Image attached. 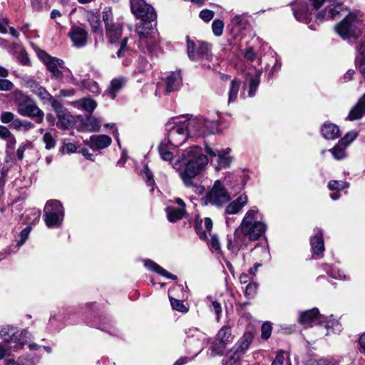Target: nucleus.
Returning a JSON list of instances; mask_svg holds the SVG:
<instances>
[{
  "instance_id": "46",
  "label": "nucleus",
  "mask_w": 365,
  "mask_h": 365,
  "mask_svg": "<svg viewBox=\"0 0 365 365\" xmlns=\"http://www.w3.org/2000/svg\"><path fill=\"white\" fill-rule=\"evenodd\" d=\"M43 142L44 143L45 147L47 150L53 149L56 144L55 137L50 132H46L43 134Z\"/></svg>"
},
{
  "instance_id": "48",
  "label": "nucleus",
  "mask_w": 365,
  "mask_h": 365,
  "mask_svg": "<svg viewBox=\"0 0 365 365\" xmlns=\"http://www.w3.org/2000/svg\"><path fill=\"white\" fill-rule=\"evenodd\" d=\"M348 186V183L342 180H331L328 184L329 190L338 192L346 188Z\"/></svg>"
},
{
  "instance_id": "27",
  "label": "nucleus",
  "mask_w": 365,
  "mask_h": 365,
  "mask_svg": "<svg viewBox=\"0 0 365 365\" xmlns=\"http://www.w3.org/2000/svg\"><path fill=\"white\" fill-rule=\"evenodd\" d=\"M144 266L150 271L156 272L168 279L175 280L177 279V276L168 272L164 268L160 267L159 264L155 263V262L146 259L143 260Z\"/></svg>"
},
{
  "instance_id": "28",
  "label": "nucleus",
  "mask_w": 365,
  "mask_h": 365,
  "mask_svg": "<svg viewBox=\"0 0 365 365\" xmlns=\"http://www.w3.org/2000/svg\"><path fill=\"white\" fill-rule=\"evenodd\" d=\"M321 133L324 138L328 140H334L340 136L339 127L331 123H325L321 128Z\"/></svg>"
},
{
  "instance_id": "16",
  "label": "nucleus",
  "mask_w": 365,
  "mask_h": 365,
  "mask_svg": "<svg viewBox=\"0 0 365 365\" xmlns=\"http://www.w3.org/2000/svg\"><path fill=\"white\" fill-rule=\"evenodd\" d=\"M249 25V15L247 13H243L233 15L227 27L232 34L237 35L245 30Z\"/></svg>"
},
{
  "instance_id": "43",
  "label": "nucleus",
  "mask_w": 365,
  "mask_h": 365,
  "mask_svg": "<svg viewBox=\"0 0 365 365\" xmlns=\"http://www.w3.org/2000/svg\"><path fill=\"white\" fill-rule=\"evenodd\" d=\"M240 81L236 78L231 81L229 91L228 103L234 102L236 99L240 88Z\"/></svg>"
},
{
  "instance_id": "37",
  "label": "nucleus",
  "mask_w": 365,
  "mask_h": 365,
  "mask_svg": "<svg viewBox=\"0 0 365 365\" xmlns=\"http://www.w3.org/2000/svg\"><path fill=\"white\" fill-rule=\"evenodd\" d=\"M204 227L205 230H202L201 222L200 224L197 222L195 225V230L200 239L207 238V236L206 232H210L212 228V221L210 217H205L204 219Z\"/></svg>"
},
{
  "instance_id": "10",
  "label": "nucleus",
  "mask_w": 365,
  "mask_h": 365,
  "mask_svg": "<svg viewBox=\"0 0 365 365\" xmlns=\"http://www.w3.org/2000/svg\"><path fill=\"white\" fill-rule=\"evenodd\" d=\"M38 58L46 65L47 69L51 73V77L55 79H60L63 73L68 69L64 66V61L56 57H53L46 51L40 50L38 52Z\"/></svg>"
},
{
  "instance_id": "4",
  "label": "nucleus",
  "mask_w": 365,
  "mask_h": 365,
  "mask_svg": "<svg viewBox=\"0 0 365 365\" xmlns=\"http://www.w3.org/2000/svg\"><path fill=\"white\" fill-rule=\"evenodd\" d=\"M167 138L165 139L174 147H180L187 140L189 134L187 115H180L170 118L165 124Z\"/></svg>"
},
{
  "instance_id": "39",
  "label": "nucleus",
  "mask_w": 365,
  "mask_h": 365,
  "mask_svg": "<svg viewBox=\"0 0 365 365\" xmlns=\"http://www.w3.org/2000/svg\"><path fill=\"white\" fill-rule=\"evenodd\" d=\"M231 150L230 148H226L225 150H221L217 151V157H218V167L217 169L222 168H226L229 166L231 163V157L230 155Z\"/></svg>"
},
{
  "instance_id": "14",
  "label": "nucleus",
  "mask_w": 365,
  "mask_h": 365,
  "mask_svg": "<svg viewBox=\"0 0 365 365\" xmlns=\"http://www.w3.org/2000/svg\"><path fill=\"white\" fill-rule=\"evenodd\" d=\"M17 111L22 116L36 117L38 123L43 120V112L29 98L19 103Z\"/></svg>"
},
{
  "instance_id": "8",
  "label": "nucleus",
  "mask_w": 365,
  "mask_h": 365,
  "mask_svg": "<svg viewBox=\"0 0 365 365\" xmlns=\"http://www.w3.org/2000/svg\"><path fill=\"white\" fill-rule=\"evenodd\" d=\"M187 52L189 58L192 61H211L212 60L210 44L202 41L194 42L189 37H187Z\"/></svg>"
},
{
  "instance_id": "19",
  "label": "nucleus",
  "mask_w": 365,
  "mask_h": 365,
  "mask_svg": "<svg viewBox=\"0 0 365 365\" xmlns=\"http://www.w3.org/2000/svg\"><path fill=\"white\" fill-rule=\"evenodd\" d=\"M52 106L54 107L58 117L57 126L61 128H68L73 123V116L56 101L52 100Z\"/></svg>"
},
{
  "instance_id": "41",
  "label": "nucleus",
  "mask_w": 365,
  "mask_h": 365,
  "mask_svg": "<svg viewBox=\"0 0 365 365\" xmlns=\"http://www.w3.org/2000/svg\"><path fill=\"white\" fill-rule=\"evenodd\" d=\"M188 338H196L202 344L207 343V335L196 328H190L186 331Z\"/></svg>"
},
{
  "instance_id": "62",
  "label": "nucleus",
  "mask_w": 365,
  "mask_h": 365,
  "mask_svg": "<svg viewBox=\"0 0 365 365\" xmlns=\"http://www.w3.org/2000/svg\"><path fill=\"white\" fill-rule=\"evenodd\" d=\"M214 16V12L211 10L204 9L200 11V17L205 21H210Z\"/></svg>"
},
{
  "instance_id": "13",
  "label": "nucleus",
  "mask_w": 365,
  "mask_h": 365,
  "mask_svg": "<svg viewBox=\"0 0 365 365\" xmlns=\"http://www.w3.org/2000/svg\"><path fill=\"white\" fill-rule=\"evenodd\" d=\"M130 8L133 14L141 20L155 21L157 15L154 9L144 0H130Z\"/></svg>"
},
{
  "instance_id": "15",
  "label": "nucleus",
  "mask_w": 365,
  "mask_h": 365,
  "mask_svg": "<svg viewBox=\"0 0 365 365\" xmlns=\"http://www.w3.org/2000/svg\"><path fill=\"white\" fill-rule=\"evenodd\" d=\"M187 115L190 135H205L210 132L211 123L203 118H190Z\"/></svg>"
},
{
  "instance_id": "36",
  "label": "nucleus",
  "mask_w": 365,
  "mask_h": 365,
  "mask_svg": "<svg viewBox=\"0 0 365 365\" xmlns=\"http://www.w3.org/2000/svg\"><path fill=\"white\" fill-rule=\"evenodd\" d=\"M324 269L327 272V274L331 278L339 279V280H346L347 277L344 273V272L336 267H333L329 264L324 265Z\"/></svg>"
},
{
  "instance_id": "1",
  "label": "nucleus",
  "mask_w": 365,
  "mask_h": 365,
  "mask_svg": "<svg viewBox=\"0 0 365 365\" xmlns=\"http://www.w3.org/2000/svg\"><path fill=\"white\" fill-rule=\"evenodd\" d=\"M263 215L256 206L251 207L245 214L242 222L235 230L234 241L227 238V248L232 253L247 245L250 241L257 240L267 230Z\"/></svg>"
},
{
  "instance_id": "58",
  "label": "nucleus",
  "mask_w": 365,
  "mask_h": 365,
  "mask_svg": "<svg viewBox=\"0 0 365 365\" xmlns=\"http://www.w3.org/2000/svg\"><path fill=\"white\" fill-rule=\"evenodd\" d=\"M242 209L233 200L230 202L225 208V213L228 215H235L239 212Z\"/></svg>"
},
{
  "instance_id": "23",
  "label": "nucleus",
  "mask_w": 365,
  "mask_h": 365,
  "mask_svg": "<svg viewBox=\"0 0 365 365\" xmlns=\"http://www.w3.org/2000/svg\"><path fill=\"white\" fill-rule=\"evenodd\" d=\"M111 141V138L106 135H94L84 142L93 150H98L108 147Z\"/></svg>"
},
{
  "instance_id": "53",
  "label": "nucleus",
  "mask_w": 365,
  "mask_h": 365,
  "mask_svg": "<svg viewBox=\"0 0 365 365\" xmlns=\"http://www.w3.org/2000/svg\"><path fill=\"white\" fill-rule=\"evenodd\" d=\"M257 284L256 282H249L246 287L245 290V296L249 298H252L257 293Z\"/></svg>"
},
{
  "instance_id": "3",
  "label": "nucleus",
  "mask_w": 365,
  "mask_h": 365,
  "mask_svg": "<svg viewBox=\"0 0 365 365\" xmlns=\"http://www.w3.org/2000/svg\"><path fill=\"white\" fill-rule=\"evenodd\" d=\"M153 21L141 20L135 27L139 36L138 47L145 53L152 57H158L162 52L160 46V36L157 30L153 28Z\"/></svg>"
},
{
  "instance_id": "5",
  "label": "nucleus",
  "mask_w": 365,
  "mask_h": 365,
  "mask_svg": "<svg viewBox=\"0 0 365 365\" xmlns=\"http://www.w3.org/2000/svg\"><path fill=\"white\" fill-rule=\"evenodd\" d=\"M43 219L48 228H58L64 219V207L56 200H48L43 209Z\"/></svg>"
},
{
  "instance_id": "44",
  "label": "nucleus",
  "mask_w": 365,
  "mask_h": 365,
  "mask_svg": "<svg viewBox=\"0 0 365 365\" xmlns=\"http://www.w3.org/2000/svg\"><path fill=\"white\" fill-rule=\"evenodd\" d=\"M347 146H344V143H339L329 151L332 154L333 157L336 160H341L346 156L345 149Z\"/></svg>"
},
{
  "instance_id": "45",
  "label": "nucleus",
  "mask_w": 365,
  "mask_h": 365,
  "mask_svg": "<svg viewBox=\"0 0 365 365\" xmlns=\"http://www.w3.org/2000/svg\"><path fill=\"white\" fill-rule=\"evenodd\" d=\"M225 343L220 341L214 342L211 346V356L214 357L217 355H222L225 349Z\"/></svg>"
},
{
  "instance_id": "56",
  "label": "nucleus",
  "mask_w": 365,
  "mask_h": 365,
  "mask_svg": "<svg viewBox=\"0 0 365 365\" xmlns=\"http://www.w3.org/2000/svg\"><path fill=\"white\" fill-rule=\"evenodd\" d=\"M12 98L18 106L19 103L26 101L29 97L25 96L21 91L16 89L12 93Z\"/></svg>"
},
{
  "instance_id": "9",
  "label": "nucleus",
  "mask_w": 365,
  "mask_h": 365,
  "mask_svg": "<svg viewBox=\"0 0 365 365\" xmlns=\"http://www.w3.org/2000/svg\"><path fill=\"white\" fill-rule=\"evenodd\" d=\"M230 197L227 190L221 186L220 180H216L211 190L202 198L203 205H213L217 207H221L227 203Z\"/></svg>"
},
{
  "instance_id": "52",
  "label": "nucleus",
  "mask_w": 365,
  "mask_h": 365,
  "mask_svg": "<svg viewBox=\"0 0 365 365\" xmlns=\"http://www.w3.org/2000/svg\"><path fill=\"white\" fill-rule=\"evenodd\" d=\"M358 136V133L355 130L348 132L345 136L340 140V143H344V146H348Z\"/></svg>"
},
{
  "instance_id": "35",
  "label": "nucleus",
  "mask_w": 365,
  "mask_h": 365,
  "mask_svg": "<svg viewBox=\"0 0 365 365\" xmlns=\"http://www.w3.org/2000/svg\"><path fill=\"white\" fill-rule=\"evenodd\" d=\"M83 129L89 132H96L100 130V121L94 116H86L81 120Z\"/></svg>"
},
{
  "instance_id": "50",
  "label": "nucleus",
  "mask_w": 365,
  "mask_h": 365,
  "mask_svg": "<svg viewBox=\"0 0 365 365\" xmlns=\"http://www.w3.org/2000/svg\"><path fill=\"white\" fill-rule=\"evenodd\" d=\"M224 23L222 20L215 19L212 24V31L216 36H220L224 30Z\"/></svg>"
},
{
  "instance_id": "60",
  "label": "nucleus",
  "mask_w": 365,
  "mask_h": 365,
  "mask_svg": "<svg viewBox=\"0 0 365 365\" xmlns=\"http://www.w3.org/2000/svg\"><path fill=\"white\" fill-rule=\"evenodd\" d=\"M76 150V146L72 143H64L61 147V152L63 153H73Z\"/></svg>"
},
{
  "instance_id": "61",
  "label": "nucleus",
  "mask_w": 365,
  "mask_h": 365,
  "mask_svg": "<svg viewBox=\"0 0 365 365\" xmlns=\"http://www.w3.org/2000/svg\"><path fill=\"white\" fill-rule=\"evenodd\" d=\"M209 245L212 247V249L215 250V251L220 250V243L217 235L210 236Z\"/></svg>"
},
{
  "instance_id": "29",
  "label": "nucleus",
  "mask_w": 365,
  "mask_h": 365,
  "mask_svg": "<svg viewBox=\"0 0 365 365\" xmlns=\"http://www.w3.org/2000/svg\"><path fill=\"white\" fill-rule=\"evenodd\" d=\"M253 334L252 332H245L243 336L238 340L234 349L242 355H243L249 349L252 340Z\"/></svg>"
},
{
  "instance_id": "24",
  "label": "nucleus",
  "mask_w": 365,
  "mask_h": 365,
  "mask_svg": "<svg viewBox=\"0 0 365 365\" xmlns=\"http://www.w3.org/2000/svg\"><path fill=\"white\" fill-rule=\"evenodd\" d=\"M322 325L324 326L327 330L326 335H330L331 334H338L343 329L339 320L335 318L332 314L329 317L324 315Z\"/></svg>"
},
{
  "instance_id": "31",
  "label": "nucleus",
  "mask_w": 365,
  "mask_h": 365,
  "mask_svg": "<svg viewBox=\"0 0 365 365\" xmlns=\"http://www.w3.org/2000/svg\"><path fill=\"white\" fill-rule=\"evenodd\" d=\"M176 148L171 145L167 140H163L158 146V152L161 159L170 162L173 158L172 150Z\"/></svg>"
},
{
  "instance_id": "32",
  "label": "nucleus",
  "mask_w": 365,
  "mask_h": 365,
  "mask_svg": "<svg viewBox=\"0 0 365 365\" xmlns=\"http://www.w3.org/2000/svg\"><path fill=\"white\" fill-rule=\"evenodd\" d=\"M106 36L110 43L116 42L121 36L123 25L120 23L111 24L110 26L106 28Z\"/></svg>"
},
{
  "instance_id": "7",
  "label": "nucleus",
  "mask_w": 365,
  "mask_h": 365,
  "mask_svg": "<svg viewBox=\"0 0 365 365\" xmlns=\"http://www.w3.org/2000/svg\"><path fill=\"white\" fill-rule=\"evenodd\" d=\"M30 336L26 329H19L12 325L0 327V338L8 343L14 344L15 349L22 347Z\"/></svg>"
},
{
  "instance_id": "64",
  "label": "nucleus",
  "mask_w": 365,
  "mask_h": 365,
  "mask_svg": "<svg viewBox=\"0 0 365 365\" xmlns=\"http://www.w3.org/2000/svg\"><path fill=\"white\" fill-rule=\"evenodd\" d=\"M284 351L280 350L277 352L274 360L272 361L271 365H282L284 359Z\"/></svg>"
},
{
  "instance_id": "25",
  "label": "nucleus",
  "mask_w": 365,
  "mask_h": 365,
  "mask_svg": "<svg viewBox=\"0 0 365 365\" xmlns=\"http://www.w3.org/2000/svg\"><path fill=\"white\" fill-rule=\"evenodd\" d=\"M182 83V76L180 72H171L165 78L166 92L168 93L178 91Z\"/></svg>"
},
{
  "instance_id": "49",
  "label": "nucleus",
  "mask_w": 365,
  "mask_h": 365,
  "mask_svg": "<svg viewBox=\"0 0 365 365\" xmlns=\"http://www.w3.org/2000/svg\"><path fill=\"white\" fill-rule=\"evenodd\" d=\"M169 299L170 301L171 306L173 309L177 310L178 312L185 313L187 312V308L184 305L183 302L175 299L174 297L169 296Z\"/></svg>"
},
{
  "instance_id": "34",
  "label": "nucleus",
  "mask_w": 365,
  "mask_h": 365,
  "mask_svg": "<svg viewBox=\"0 0 365 365\" xmlns=\"http://www.w3.org/2000/svg\"><path fill=\"white\" fill-rule=\"evenodd\" d=\"M87 19L90 23L93 32L99 36H102L103 30L100 15L94 12H89L87 14Z\"/></svg>"
},
{
  "instance_id": "63",
  "label": "nucleus",
  "mask_w": 365,
  "mask_h": 365,
  "mask_svg": "<svg viewBox=\"0 0 365 365\" xmlns=\"http://www.w3.org/2000/svg\"><path fill=\"white\" fill-rule=\"evenodd\" d=\"M234 201L242 209L248 202V197L245 194H241Z\"/></svg>"
},
{
  "instance_id": "40",
  "label": "nucleus",
  "mask_w": 365,
  "mask_h": 365,
  "mask_svg": "<svg viewBox=\"0 0 365 365\" xmlns=\"http://www.w3.org/2000/svg\"><path fill=\"white\" fill-rule=\"evenodd\" d=\"M13 127L20 132H26L34 128V124L26 120L16 119L12 123Z\"/></svg>"
},
{
  "instance_id": "59",
  "label": "nucleus",
  "mask_w": 365,
  "mask_h": 365,
  "mask_svg": "<svg viewBox=\"0 0 365 365\" xmlns=\"http://www.w3.org/2000/svg\"><path fill=\"white\" fill-rule=\"evenodd\" d=\"M14 88L13 83L5 78H0V91H11Z\"/></svg>"
},
{
  "instance_id": "12",
  "label": "nucleus",
  "mask_w": 365,
  "mask_h": 365,
  "mask_svg": "<svg viewBox=\"0 0 365 365\" xmlns=\"http://www.w3.org/2000/svg\"><path fill=\"white\" fill-rule=\"evenodd\" d=\"M291 7L296 20L306 24L311 21L316 11L305 0H296L291 4Z\"/></svg>"
},
{
  "instance_id": "55",
  "label": "nucleus",
  "mask_w": 365,
  "mask_h": 365,
  "mask_svg": "<svg viewBox=\"0 0 365 365\" xmlns=\"http://www.w3.org/2000/svg\"><path fill=\"white\" fill-rule=\"evenodd\" d=\"M31 230V227H26L20 232V239L17 241L16 245L18 247L22 246L29 237L30 232Z\"/></svg>"
},
{
  "instance_id": "47",
  "label": "nucleus",
  "mask_w": 365,
  "mask_h": 365,
  "mask_svg": "<svg viewBox=\"0 0 365 365\" xmlns=\"http://www.w3.org/2000/svg\"><path fill=\"white\" fill-rule=\"evenodd\" d=\"M272 331V324L269 322H264L261 326V339L267 340L270 337Z\"/></svg>"
},
{
  "instance_id": "20",
  "label": "nucleus",
  "mask_w": 365,
  "mask_h": 365,
  "mask_svg": "<svg viewBox=\"0 0 365 365\" xmlns=\"http://www.w3.org/2000/svg\"><path fill=\"white\" fill-rule=\"evenodd\" d=\"M260 75L261 72L256 70L253 73L249 72L246 74L243 90L245 91L248 89V96L250 98L255 95L259 84Z\"/></svg>"
},
{
  "instance_id": "57",
  "label": "nucleus",
  "mask_w": 365,
  "mask_h": 365,
  "mask_svg": "<svg viewBox=\"0 0 365 365\" xmlns=\"http://www.w3.org/2000/svg\"><path fill=\"white\" fill-rule=\"evenodd\" d=\"M242 209L233 200L230 202L225 208V213L228 215H235L239 212Z\"/></svg>"
},
{
  "instance_id": "33",
  "label": "nucleus",
  "mask_w": 365,
  "mask_h": 365,
  "mask_svg": "<svg viewBox=\"0 0 365 365\" xmlns=\"http://www.w3.org/2000/svg\"><path fill=\"white\" fill-rule=\"evenodd\" d=\"M365 113V94L350 110L348 118L351 120L359 119Z\"/></svg>"
},
{
  "instance_id": "42",
  "label": "nucleus",
  "mask_w": 365,
  "mask_h": 365,
  "mask_svg": "<svg viewBox=\"0 0 365 365\" xmlns=\"http://www.w3.org/2000/svg\"><path fill=\"white\" fill-rule=\"evenodd\" d=\"M217 339L225 344L230 342L232 340L231 326L225 325L222 327L217 334Z\"/></svg>"
},
{
  "instance_id": "17",
  "label": "nucleus",
  "mask_w": 365,
  "mask_h": 365,
  "mask_svg": "<svg viewBox=\"0 0 365 365\" xmlns=\"http://www.w3.org/2000/svg\"><path fill=\"white\" fill-rule=\"evenodd\" d=\"M324 315L319 313L317 308L307 310L301 314L299 322L304 327H310L316 325H322Z\"/></svg>"
},
{
  "instance_id": "22",
  "label": "nucleus",
  "mask_w": 365,
  "mask_h": 365,
  "mask_svg": "<svg viewBox=\"0 0 365 365\" xmlns=\"http://www.w3.org/2000/svg\"><path fill=\"white\" fill-rule=\"evenodd\" d=\"M24 86L43 101H51L53 100L51 95L33 78L25 79Z\"/></svg>"
},
{
  "instance_id": "6",
  "label": "nucleus",
  "mask_w": 365,
  "mask_h": 365,
  "mask_svg": "<svg viewBox=\"0 0 365 365\" xmlns=\"http://www.w3.org/2000/svg\"><path fill=\"white\" fill-rule=\"evenodd\" d=\"M334 29L344 39L356 38L361 33V23L354 14L349 13L335 25Z\"/></svg>"
},
{
  "instance_id": "30",
  "label": "nucleus",
  "mask_w": 365,
  "mask_h": 365,
  "mask_svg": "<svg viewBox=\"0 0 365 365\" xmlns=\"http://www.w3.org/2000/svg\"><path fill=\"white\" fill-rule=\"evenodd\" d=\"M126 83V79L123 77H118L113 78L108 88L106 90V93L111 99H114L117 93L123 87Z\"/></svg>"
},
{
  "instance_id": "38",
  "label": "nucleus",
  "mask_w": 365,
  "mask_h": 365,
  "mask_svg": "<svg viewBox=\"0 0 365 365\" xmlns=\"http://www.w3.org/2000/svg\"><path fill=\"white\" fill-rule=\"evenodd\" d=\"M242 354L238 353L235 349H232V350L227 351L222 359V365H235L237 361H239L242 357Z\"/></svg>"
},
{
  "instance_id": "2",
  "label": "nucleus",
  "mask_w": 365,
  "mask_h": 365,
  "mask_svg": "<svg viewBox=\"0 0 365 365\" xmlns=\"http://www.w3.org/2000/svg\"><path fill=\"white\" fill-rule=\"evenodd\" d=\"M208 158L203 153L202 148L198 145H193L183 150L180 159L175 163L173 167L179 169V163H182L183 168L180 171V176L185 185L191 187L195 193L202 195L205 187L193 183V179L200 175L208 164Z\"/></svg>"
},
{
  "instance_id": "18",
  "label": "nucleus",
  "mask_w": 365,
  "mask_h": 365,
  "mask_svg": "<svg viewBox=\"0 0 365 365\" xmlns=\"http://www.w3.org/2000/svg\"><path fill=\"white\" fill-rule=\"evenodd\" d=\"M68 36L73 46L76 48L84 47L88 39V31L85 29L76 25L71 27Z\"/></svg>"
},
{
  "instance_id": "11",
  "label": "nucleus",
  "mask_w": 365,
  "mask_h": 365,
  "mask_svg": "<svg viewBox=\"0 0 365 365\" xmlns=\"http://www.w3.org/2000/svg\"><path fill=\"white\" fill-rule=\"evenodd\" d=\"M344 0H329V4L316 15L317 20L322 22L342 16L347 12L346 8L343 5Z\"/></svg>"
},
{
  "instance_id": "26",
  "label": "nucleus",
  "mask_w": 365,
  "mask_h": 365,
  "mask_svg": "<svg viewBox=\"0 0 365 365\" xmlns=\"http://www.w3.org/2000/svg\"><path fill=\"white\" fill-rule=\"evenodd\" d=\"M315 234L311 238L310 243L312 251L316 255L322 254L324 251L323 232L321 229L314 230Z\"/></svg>"
},
{
  "instance_id": "54",
  "label": "nucleus",
  "mask_w": 365,
  "mask_h": 365,
  "mask_svg": "<svg viewBox=\"0 0 365 365\" xmlns=\"http://www.w3.org/2000/svg\"><path fill=\"white\" fill-rule=\"evenodd\" d=\"M210 310L215 314L216 319L219 322L222 314V307L220 304L217 301H212L210 305Z\"/></svg>"
},
{
  "instance_id": "21",
  "label": "nucleus",
  "mask_w": 365,
  "mask_h": 365,
  "mask_svg": "<svg viewBox=\"0 0 365 365\" xmlns=\"http://www.w3.org/2000/svg\"><path fill=\"white\" fill-rule=\"evenodd\" d=\"M175 202L178 206L170 205L166 208L168 220L171 222H175L182 219L185 213V204L180 198L176 199Z\"/></svg>"
},
{
  "instance_id": "51",
  "label": "nucleus",
  "mask_w": 365,
  "mask_h": 365,
  "mask_svg": "<svg viewBox=\"0 0 365 365\" xmlns=\"http://www.w3.org/2000/svg\"><path fill=\"white\" fill-rule=\"evenodd\" d=\"M96 103L95 101L86 98L81 100V106L83 108L88 111V112H92L93 110L96 108Z\"/></svg>"
}]
</instances>
